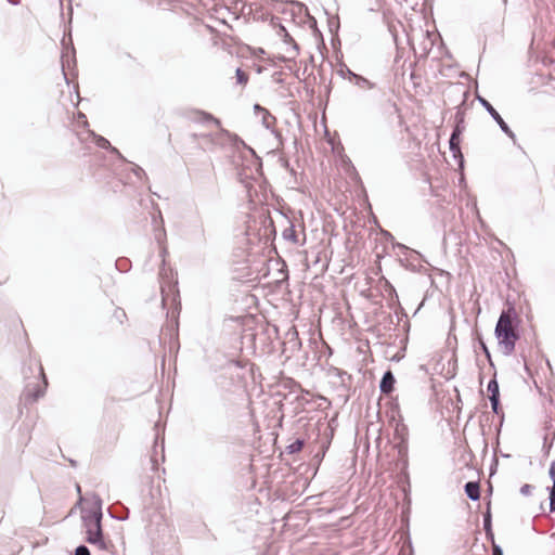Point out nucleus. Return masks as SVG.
Here are the masks:
<instances>
[{
    "label": "nucleus",
    "mask_w": 555,
    "mask_h": 555,
    "mask_svg": "<svg viewBox=\"0 0 555 555\" xmlns=\"http://www.w3.org/2000/svg\"><path fill=\"white\" fill-rule=\"evenodd\" d=\"M519 320L514 307L503 310L494 328V335L504 356H511L517 340L520 338L518 331Z\"/></svg>",
    "instance_id": "obj_1"
},
{
    "label": "nucleus",
    "mask_w": 555,
    "mask_h": 555,
    "mask_svg": "<svg viewBox=\"0 0 555 555\" xmlns=\"http://www.w3.org/2000/svg\"><path fill=\"white\" fill-rule=\"evenodd\" d=\"M86 527V541L92 545H96L100 550L106 551L108 548L106 541L104 540L102 520L82 518Z\"/></svg>",
    "instance_id": "obj_2"
},
{
    "label": "nucleus",
    "mask_w": 555,
    "mask_h": 555,
    "mask_svg": "<svg viewBox=\"0 0 555 555\" xmlns=\"http://www.w3.org/2000/svg\"><path fill=\"white\" fill-rule=\"evenodd\" d=\"M477 101L480 105L488 112V114L492 117V119L498 124L502 132H504L509 139L513 140V143L516 144V134L512 131L509 126L504 121L499 112L492 106V104L481 95L477 94Z\"/></svg>",
    "instance_id": "obj_3"
},
{
    "label": "nucleus",
    "mask_w": 555,
    "mask_h": 555,
    "mask_svg": "<svg viewBox=\"0 0 555 555\" xmlns=\"http://www.w3.org/2000/svg\"><path fill=\"white\" fill-rule=\"evenodd\" d=\"M469 96L468 90L462 91V102L456 106V112L454 115V126L450 135V139L459 140L461 139L463 132L465 131V111L464 105Z\"/></svg>",
    "instance_id": "obj_4"
},
{
    "label": "nucleus",
    "mask_w": 555,
    "mask_h": 555,
    "mask_svg": "<svg viewBox=\"0 0 555 555\" xmlns=\"http://www.w3.org/2000/svg\"><path fill=\"white\" fill-rule=\"evenodd\" d=\"M39 375L42 377L43 385L27 384L25 386V389L23 391V398H24V401L26 404H31V403L36 402L39 398L43 397V395L46 392L48 380H47V377L43 373V369L41 365L39 366Z\"/></svg>",
    "instance_id": "obj_5"
},
{
    "label": "nucleus",
    "mask_w": 555,
    "mask_h": 555,
    "mask_svg": "<svg viewBox=\"0 0 555 555\" xmlns=\"http://www.w3.org/2000/svg\"><path fill=\"white\" fill-rule=\"evenodd\" d=\"M283 387L288 389V396L295 395L294 400L298 401L299 404L305 405L309 403V400L305 398V395H309L308 390L302 389L301 385L293 378H287L283 382Z\"/></svg>",
    "instance_id": "obj_6"
},
{
    "label": "nucleus",
    "mask_w": 555,
    "mask_h": 555,
    "mask_svg": "<svg viewBox=\"0 0 555 555\" xmlns=\"http://www.w3.org/2000/svg\"><path fill=\"white\" fill-rule=\"evenodd\" d=\"M328 375L338 379V385L345 391H348L352 384V376L348 372L338 369L336 366H331L328 369Z\"/></svg>",
    "instance_id": "obj_7"
},
{
    "label": "nucleus",
    "mask_w": 555,
    "mask_h": 555,
    "mask_svg": "<svg viewBox=\"0 0 555 555\" xmlns=\"http://www.w3.org/2000/svg\"><path fill=\"white\" fill-rule=\"evenodd\" d=\"M301 347V340L295 327H292L286 333V341H284V350L295 353Z\"/></svg>",
    "instance_id": "obj_8"
},
{
    "label": "nucleus",
    "mask_w": 555,
    "mask_h": 555,
    "mask_svg": "<svg viewBox=\"0 0 555 555\" xmlns=\"http://www.w3.org/2000/svg\"><path fill=\"white\" fill-rule=\"evenodd\" d=\"M89 133H90V135L93 138L94 143H95L100 149L107 150V151H109V153H112V154L116 155L119 159L125 160L124 156H122V155H121V153L118 151V149H116L115 146H113V145L111 144V142H109L106 138H104V137H102V135H100V134H96L94 131H91V130L89 131Z\"/></svg>",
    "instance_id": "obj_9"
},
{
    "label": "nucleus",
    "mask_w": 555,
    "mask_h": 555,
    "mask_svg": "<svg viewBox=\"0 0 555 555\" xmlns=\"http://www.w3.org/2000/svg\"><path fill=\"white\" fill-rule=\"evenodd\" d=\"M396 377L391 370L384 372L379 380V391L383 395H390L395 390Z\"/></svg>",
    "instance_id": "obj_10"
},
{
    "label": "nucleus",
    "mask_w": 555,
    "mask_h": 555,
    "mask_svg": "<svg viewBox=\"0 0 555 555\" xmlns=\"http://www.w3.org/2000/svg\"><path fill=\"white\" fill-rule=\"evenodd\" d=\"M449 149L452 153L453 158L456 160L460 170H463L465 159H464V155L461 151V139H459V140L449 139Z\"/></svg>",
    "instance_id": "obj_11"
},
{
    "label": "nucleus",
    "mask_w": 555,
    "mask_h": 555,
    "mask_svg": "<svg viewBox=\"0 0 555 555\" xmlns=\"http://www.w3.org/2000/svg\"><path fill=\"white\" fill-rule=\"evenodd\" d=\"M449 149L452 153L453 158L456 160L460 170H463L465 159H464V155L461 151V139H459V140L449 139Z\"/></svg>",
    "instance_id": "obj_12"
},
{
    "label": "nucleus",
    "mask_w": 555,
    "mask_h": 555,
    "mask_svg": "<svg viewBox=\"0 0 555 555\" xmlns=\"http://www.w3.org/2000/svg\"><path fill=\"white\" fill-rule=\"evenodd\" d=\"M102 504H103V502H102V499L100 498V495L94 494L93 495V508L88 511L87 513H85L82 515V518L96 519V517L99 516V520H102V518H103Z\"/></svg>",
    "instance_id": "obj_13"
},
{
    "label": "nucleus",
    "mask_w": 555,
    "mask_h": 555,
    "mask_svg": "<svg viewBox=\"0 0 555 555\" xmlns=\"http://www.w3.org/2000/svg\"><path fill=\"white\" fill-rule=\"evenodd\" d=\"M220 133L225 135L235 149H240L242 146L248 150L250 153L255 154V151L248 146L236 133H232L223 128H221Z\"/></svg>",
    "instance_id": "obj_14"
},
{
    "label": "nucleus",
    "mask_w": 555,
    "mask_h": 555,
    "mask_svg": "<svg viewBox=\"0 0 555 555\" xmlns=\"http://www.w3.org/2000/svg\"><path fill=\"white\" fill-rule=\"evenodd\" d=\"M464 492L472 501L480 500V483L479 481H467L464 485Z\"/></svg>",
    "instance_id": "obj_15"
},
{
    "label": "nucleus",
    "mask_w": 555,
    "mask_h": 555,
    "mask_svg": "<svg viewBox=\"0 0 555 555\" xmlns=\"http://www.w3.org/2000/svg\"><path fill=\"white\" fill-rule=\"evenodd\" d=\"M350 81H352L360 89H373L375 87L374 82L356 73H350Z\"/></svg>",
    "instance_id": "obj_16"
},
{
    "label": "nucleus",
    "mask_w": 555,
    "mask_h": 555,
    "mask_svg": "<svg viewBox=\"0 0 555 555\" xmlns=\"http://www.w3.org/2000/svg\"><path fill=\"white\" fill-rule=\"evenodd\" d=\"M279 35L283 38V41L285 43H292V50L294 52V56L297 55L298 51H299V47L295 42L293 37L288 34L287 29L282 24H280V27H279Z\"/></svg>",
    "instance_id": "obj_17"
},
{
    "label": "nucleus",
    "mask_w": 555,
    "mask_h": 555,
    "mask_svg": "<svg viewBox=\"0 0 555 555\" xmlns=\"http://www.w3.org/2000/svg\"><path fill=\"white\" fill-rule=\"evenodd\" d=\"M476 340L478 343V346H479L480 350L485 354L489 365L494 369V363H493V360H492V357H491V352H490L487 344L485 343V340L482 338V335L481 334H477Z\"/></svg>",
    "instance_id": "obj_18"
},
{
    "label": "nucleus",
    "mask_w": 555,
    "mask_h": 555,
    "mask_svg": "<svg viewBox=\"0 0 555 555\" xmlns=\"http://www.w3.org/2000/svg\"><path fill=\"white\" fill-rule=\"evenodd\" d=\"M196 114L199 116L198 120L201 122H212L217 127H221L220 119L216 118L212 114L205 111H196Z\"/></svg>",
    "instance_id": "obj_19"
},
{
    "label": "nucleus",
    "mask_w": 555,
    "mask_h": 555,
    "mask_svg": "<svg viewBox=\"0 0 555 555\" xmlns=\"http://www.w3.org/2000/svg\"><path fill=\"white\" fill-rule=\"evenodd\" d=\"M487 390L490 393L489 397H500V386L496 380V372H494L493 377L489 380Z\"/></svg>",
    "instance_id": "obj_20"
},
{
    "label": "nucleus",
    "mask_w": 555,
    "mask_h": 555,
    "mask_svg": "<svg viewBox=\"0 0 555 555\" xmlns=\"http://www.w3.org/2000/svg\"><path fill=\"white\" fill-rule=\"evenodd\" d=\"M304 446H305V440L301 438H297L286 447V452L288 454H295V453L301 451Z\"/></svg>",
    "instance_id": "obj_21"
},
{
    "label": "nucleus",
    "mask_w": 555,
    "mask_h": 555,
    "mask_svg": "<svg viewBox=\"0 0 555 555\" xmlns=\"http://www.w3.org/2000/svg\"><path fill=\"white\" fill-rule=\"evenodd\" d=\"M483 530L492 529V514H491V501L487 503L486 512L483 513Z\"/></svg>",
    "instance_id": "obj_22"
},
{
    "label": "nucleus",
    "mask_w": 555,
    "mask_h": 555,
    "mask_svg": "<svg viewBox=\"0 0 555 555\" xmlns=\"http://www.w3.org/2000/svg\"><path fill=\"white\" fill-rule=\"evenodd\" d=\"M282 235L284 240L292 243H297V233L293 223H291L289 227L283 231Z\"/></svg>",
    "instance_id": "obj_23"
},
{
    "label": "nucleus",
    "mask_w": 555,
    "mask_h": 555,
    "mask_svg": "<svg viewBox=\"0 0 555 555\" xmlns=\"http://www.w3.org/2000/svg\"><path fill=\"white\" fill-rule=\"evenodd\" d=\"M194 240L198 243H206L207 237L203 222H201L197 229L194 231Z\"/></svg>",
    "instance_id": "obj_24"
},
{
    "label": "nucleus",
    "mask_w": 555,
    "mask_h": 555,
    "mask_svg": "<svg viewBox=\"0 0 555 555\" xmlns=\"http://www.w3.org/2000/svg\"><path fill=\"white\" fill-rule=\"evenodd\" d=\"M489 400H490V403H491L492 412L494 414H496V415H500V414L503 415V411H502L501 402H500V397H489Z\"/></svg>",
    "instance_id": "obj_25"
},
{
    "label": "nucleus",
    "mask_w": 555,
    "mask_h": 555,
    "mask_svg": "<svg viewBox=\"0 0 555 555\" xmlns=\"http://www.w3.org/2000/svg\"><path fill=\"white\" fill-rule=\"evenodd\" d=\"M547 491H548V508H550V513H554L555 512V486H551V487H547Z\"/></svg>",
    "instance_id": "obj_26"
},
{
    "label": "nucleus",
    "mask_w": 555,
    "mask_h": 555,
    "mask_svg": "<svg viewBox=\"0 0 555 555\" xmlns=\"http://www.w3.org/2000/svg\"><path fill=\"white\" fill-rule=\"evenodd\" d=\"M235 77L240 85H246L248 82V75L242 68H236Z\"/></svg>",
    "instance_id": "obj_27"
},
{
    "label": "nucleus",
    "mask_w": 555,
    "mask_h": 555,
    "mask_svg": "<svg viewBox=\"0 0 555 555\" xmlns=\"http://www.w3.org/2000/svg\"><path fill=\"white\" fill-rule=\"evenodd\" d=\"M328 29L333 35H337L339 29V18L337 16L328 18Z\"/></svg>",
    "instance_id": "obj_28"
},
{
    "label": "nucleus",
    "mask_w": 555,
    "mask_h": 555,
    "mask_svg": "<svg viewBox=\"0 0 555 555\" xmlns=\"http://www.w3.org/2000/svg\"><path fill=\"white\" fill-rule=\"evenodd\" d=\"M272 122H275V117L273 115L268 116L266 114H262V125L267 129H271Z\"/></svg>",
    "instance_id": "obj_29"
},
{
    "label": "nucleus",
    "mask_w": 555,
    "mask_h": 555,
    "mask_svg": "<svg viewBox=\"0 0 555 555\" xmlns=\"http://www.w3.org/2000/svg\"><path fill=\"white\" fill-rule=\"evenodd\" d=\"M74 555H91V552L86 545L80 544L75 548Z\"/></svg>",
    "instance_id": "obj_30"
},
{
    "label": "nucleus",
    "mask_w": 555,
    "mask_h": 555,
    "mask_svg": "<svg viewBox=\"0 0 555 555\" xmlns=\"http://www.w3.org/2000/svg\"><path fill=\"white\" fill-rule=\"evenodd\" d=\"M116 268L121 272H126L128 270V260L127 259H118L116 260Z\"/></svg>",
    "instance_id": "obj_31"
},
{
    "label": "nucleus",
    "mask_w": 555,
    "mask_h": 555,
    "mask_svg": "<svg viewBox=\"0 0 555 555\" xmlns=\"http://www.w3.org/2000/svg\"><path fill=\"white\" fill-rule=\"evenodd\" d=\"M533 486L529 485V483H525L520 487V493L525 496H528L531 494L532 490H533Z\"/></svg>",
    "instance_id": "obj_32"
},
{
    "label": "nucleus",
    "mask_w": 555,
    "mask_h": 555,
    "mask_svg": "<svg viewBox=\"0 0 555 555\" xmlns=\"http://www.w3.org/2000/svg\"><path fill=\"white\" fill-rule=\"evenodd\" d=\"M548 475H550V478L553 481L552 486H555V461H553L551 463V466H550V469H548Z\"/></svg>",
    "instance_id": "obj_33"
},
{
    "label": "nucleus",
    "mask_w": 555,
    "mask_h": 555,
    "mask_svg": "<svg viewBox=\"0 0 555 555\" xmlns=\"http://www.w3.org/2000/svg\"><path fill=\"white\" fill-rule=\"evenodd\" d=\"M254 111H255L256 113L260 112V113H262V114H266V115H268V116H271V113H270L267 108L262 107L260 104H255V105H254Z\"/></svg>",
    "instance_id": "obj_34"
},
{
    "label": "nucleus",
    "mask_w": 555,
    "mask_h": 555,
    "mask_svg": "<svg viewBox=\"0 0 555 555\" xmlns=\"http://www.w3.org/2000/svg\"><path fill=\"white\" fill-rule=\"evenodd\" d=\"M485 533H486V539L488 541H490L493 545L495 544L494 543V533H493V530L492 529H485Z\"/></svg>",
    "instance_id": "obj_35"
},
{
    "label": "nucleus",
    "mask_w": 555,
    "mask_h": 555,
    "mask_svg": "<svg viewBox=\"0 0 555 555\" xmlns=\"http://www.w3.org/2000/svg\"><path fill=\"white\" fill-rule=\"evenodd\" d=\"M133 172L134 175L138 177V178H141L142 176H146L145 171L143 168H141L140 166L135 165L133 167Z\"/></svg>",
    "instance_id": "obj_36"
},
{
    "label": "nucleus",
    "mask_w": 555,
    "mask_h": 555,
    "mask_svg": "<svg viewBox=\"0 0 555 555\" xmlns=\"http://www.w3.org/2000/svg\"><path fill=\"white\" fill-rule=\"evenodd\" d=\"M551 447H552V443H548L547 438L544 437L543 451H544L545 455H547L550 453Z\"/></svg>",
    "instance_id": "obj_37"
},
{
    "label": "nucleus",
    "mask_w": 555,
    "mask_h": 555,
    "mask_svg": "<svg viewBox=\"0 0 555 555\" xmlns=\"http://www.w3.org/2000/svg\"><path fill=\"white\" fill-rule=\"evenodd\" d=\"M491 555H503L502 547L500 545H498V544H494L493 547H492Z\"/></svg>",
    "instance_id": "obj_38"
},
{
    "label": "nucleus",
    "mask_w": 555,
    "mask_h": 555,
    "mask_svg": "<svg viewBox=\"0 0 555 555\" xmlns=\"http://www.w3.org/2000/svg\"><path fill=\"white\" fill-rule=\"evenodd\" d=\"M393 246L399 248L403 254H406L408 251H410V248L401 243H396Z\"/></svg>",
    "instance_id": "obj_39"
},
{
    "label": "nucleus",
    "mask_w": 555,
    "mask_h": 555,
    "mask_svg": "<svg viewBox=\"0 0 555 555\" xmlns=\"http://www.w3.org/2000/svg\"><path fill=\"white\" fill-rule=\"evenodd\" d=\"M339 73H340L341 76H344L345 73H346V75H348V78L350 79V73H353V72L350 70L346 65H344V68L341 67Z\"/></svg>",
    "instance_id": "obj_40"
},
{
    "label": "nucleus",
    "mask_w": 555,
    "mask_h": 555,
    "mask_svg": "<svg viewBox=\"0 0 555 555\" xmlns=\"http://www.w3.org/2000/svg\"><path fill=\"white\" fill-rule=\"evenodd\" d=\"M382 234L384 235V237L387 240V241H393V235L389 232V231H386V230H383L382 231Z\"/></svg>",
    "instance_id": "obj_41"
},
{
    "label": "nucleus",
    "mask_w": 555,
    "mask_h": 555,
    "mask_svg": "<svg viewBox=\"0 0 555 555\" xmlns=\"http://www.w3.org/2000/svg\"><path fill=\"white\" fill-rule=\"evenodd\" d=\"M273 79H274V81H275V82H278V83H282V82H283V79L281 78V73H278V72H276V73H274V74H273Z\"/></svg>",
    "instance_id": "obj_42"
},
{
    "label": "nucleus",
    "mask_w": 555,
    "mask_h": 555,
    "mask_svg": "<svg viewBox=\"0 0 555 555\" xmlns=\"http://www.w3.org/2000/svg\"><path fill=\"white\" fill-rule=\"evenodd\" d=\"M496 467H498V460L494 459V462H493V464L490 467V475L491 476L495 473Z\"/></svg>",
    "instance_id": "obj_43"
},
{
    "label": "nucleus",
    "mask_w": 555,
    "mask_h": 555,
    "mask_svg": "<svg viewBox=\"0 0 555 555\" xmlns=\"http://www.w3.org/2000/svg\"><path fill=\"white\" fill-rule=\"evenodd\" d=\"M165 236V230L162 229V231H159L158 233H156L155 237L157 240V242H160L162 238Z\"/></svg>",
    "instance_id": "obj_44"
},
{
    "label": "nucleus",
    "mask_w": 555,
    "mask_h": 555,
    "mask_svg": "<svg viewBox=\"0 0 555 555\" xmlns=\"http://www.w3.org/2000/svg\"><path fill=\"white\" fill-rule=\"evenodd\" d=\"M7 1L13 5H18L21 3V0H7Z\"/></svg>",
    "instance_id": "obj_45"
},
{
    "label": "nucleus",
    "mask_w": 555,
    "mask_h": 555,
    "mask_svg": "<svg viewBox=\"0 0 555 555\" xmlns=\"http://www.w3.org/2000/svg\"><path fill=\"white\" fill-rule=\"evenodd\" d=\"M78 116H79V118L86 119V115L82 114V113H79ZM85 125L88 126V121L87 120H85Z\"/></svg>",
    "instance_id": "obj_46"
},
{
    "label": "nucleus",
    "mask_w": 555,
    "mask_h": 555,
    "mask_svg": "<svg viewBox=\"0 0 555 555\" xmlns=\"http://www.w3.org/2000/svg\"><path fill=\"white\" fill-rule=\"evenodd\" d=\"M111 517L116 518L118 520H126L128 517H117L111 514Z\"/></svg>",
    "instance_id": "obj_47"
},
{
    "label": "nucleus",
    "mask_w": 555,
    "mask_h": 555,
    "mask_svg": "<svg viewBox=\"0 0 555 555\" xmlns=\"http://www.w3.org/2000/svg\"><path fill=\"white\" fill-rule=\"evenodd\" d=\"M487 491H488L489 495L492 493V485L491 483L488 486V490Z\"/></svg>",
    "instance_id": "obj_48"
},
{
    "label": "nucleus",
    "mask_w": 555,
    "mask_h": 555,
    "mask_svg": "<svg viewBox=\"0 0 555 555\" xmlns=\"http://www.w3.org/2000/svg\"><path fill=\"white\" fill-rule=\"evenodd\" d=\"M262 72H263V67L258 66V67H257V73H258V74H261Z\"/></svg>",
    "instance_id": "obj_49"
},
{
    "label": "nucleus",
    "mask_w": 555,
    "mask_h": 555,
    "mask_svg": "<svg viewBox=\"0 0 555 555\" xmlns=\"http://www.w3.org/2000/svg\"><path fill=\"white\" fill-rule=\"evenodd\" d=\"M157 444H158V436H156V438H155L154 449L157 448Z\"/></svg>",
    "instance_id": "obj_50"
},
{
    "label": "nucleus",
    "mask_w": 555,
    "mask_h": 555,
    "mask_svg": "<svg viewBox=\"0 0 555 555\" xmlns=\"http://www.w3.org/2000/svg\"><path fill=\"white\" fill-rule=\"evenodd\" d=\"M162 295H164V288L163 287H162ZM165 300H166L165 296H163V298H162L163 305L165 304Z\"/></svg>",
    "instance_id": "obj_51"
},
{
    "label": "nucleus",
    "mask_w": 555,
    "mask_h": 555,
    "mask_svg": "<svg viewBox=\"0 0 555 555\" xmlns=\"http://www.w3.org/2000/svg\"><path fill=\"white\" fill-rule=\"evenodd\" d=\"M69 463H70L72 466H76V464H77V462L74 461V460H69Z\"/></svg>",
    "instance_id": "obj_52"
},
{
    "label": "nucleus",
    "mask_w": 555,
    "mask_h": 555,
    "mask_svg": "<svg viewBox=\"0 0 555 555\" xmlns=\"http://www.w3.org/2000/svg\"><path fill=\"white\" fill-rule=\"evenodd\" d=\"M279 60H280V61H282V62H285L287 59H286L285 56L281 55V56L279 57Z\"/></svg>",
    "instance_id": "obj_53"
},
{
    "label": "nucleus",
    "mask_w": 555,
    "mask_h": 555,
    "mask_svg": "<svg viewBox=\"0 0 555 555\" xmlns=\"http://www.w3.org/2000/svg\"><path fill=\"white\" fill-rule=\"evenodd\" d=\"M261 53L263 54V53H264V50H263V49H261V48H259V49H258V54H261Z\"/></svg>",
    "instance_id": "obj_54"
},
{
    "label": "nucleus",
    "mask_w": 555,
    "mask_h": 555,
    "mask_svg": "<svg viewBox=\"0 0 555 555\" xmlns=\"http://www.w3.org/2000/svg\"><path fill=\"white\" fill-rule=\"evenodd\" d=\"M166 254V248H163L160 255L164 256Z\"/></svg>",
    "instance_id": "obj_55"
},
{
    "label": "nucleus",
    "mask_w": 555,
    "mask_h": 555,
    "mask_svg": "<svg viewBox=\"0 0 555 555\" xmlns=\"http://www.w3.org/2000/svg\"><path fill=\"white\" fill-rule=\"evenodd\" d=\"M160 447H162V451H164V449H165L164 439L162 440V446Z\"/></svg>",
    "instance_id": "obj_56"
},
{
    "label": "nucleus",
    "mask_w": 555,
    "mask_h": 555,
    "mask_svg": "<svg viewBox=\"0 0 555 555\" xmlns=\"http://www.w3.org/2000/svg\"><path fill=\"white\" fill-rule=\"evenodd\" d=\"M76 491H78L80 493L81 490H80V486L79 485H77Z\"/></svg>",
    "instance_id": "obj_57"
}]
</instances>
